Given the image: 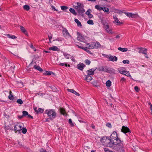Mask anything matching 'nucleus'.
Returning <instances> with one entry per match:
<instances>
[{"instance_id":"obj_29","label":"nucleus","mask_w":152,"mask_h":152,"mask_svg":"<svg viewBox=\"0 0 152 152\" xmlns=\"http://www.w3.org/2000/svg\"><path fill=\"white\" fill-rule=\"evenodd\" d=\"M75 22L77 23L78 26H81L82 25L81 23L77 19H75Z\"/></svg>"},{"instance_id":"obj_7","label":"nucleus","mask_w":152,"mask_h":152,"mask_svg":"<svg viewBox=\"0 0 152 152\" xmlns=\"http://www.w3.org/2000/svg\"><path fill=\"white\" fill-rule=\"evenodd\" d=\"M118 139L117 132H113L110 137V139L112 140H116V139Z\"/></svg>"},{"instance_id":"obj_60","label":"nucleus","mask_w":152,"mask_h":152,"mask_svg":"<svg viewBox=\"0 0 152 152\" xmlns=\"http://www.w3.org/2000/svg\"><path fill=\"white\" fill-rule=\"evenodd\" d=\"M109 28V25L108 24H107L105 25V29H108Z\"/></svg>"},{"instance_id":"obj_59","label":"nucleus","mask_w":152,"mask_h":152,"mask_svg":"<svg viewBox=\"0 0 152 152\" xmlns=\"http://www.w3.org/2000/svg\"><path fill=\"white\" fill-rule=\"evenodd\" d=\"M40 152H47L46 150H44L43 149H41L40 150Z\"/></svg>"},{"instance_id":"obj_14","label":"nucleus","mask_w":152,"mask_h":152,"mask_svg":"<svg viewBox=\"0 0 152 152\" xmlns=\"http://www.w3.org/2000/svg\"><path fill=\"white\" fill-rule=\"evenodd\" d=\"M140 50L139 51V53H142L145 55H146L147 53V50L145 48H139Z\"/></svg>"},{"instance_id":"obj_34","label":"nucleus","mask_w":152,"mask_h":152,"mask_svg":"<svg viewBox=\"0 0 152 152\" xmlns=\"http://www.w3.org/2000/svg\"><path fill=\"white\" fill-rule=\"evenodd\" d=\"M23 8L24 10L27 11H28L30 9V7L28 5H25L23 6Z\"/></svg>"},{"instance_id":"obj_27","label":"nucleus","mask_w":152,"mask_h":152,"mask_svg":"<svg viewBox=\"0 0 152 152\" xmlns=\"http://www.w3.org/2000/svg\"><path fill=\"white\" fill-rule=\"evenodd\" d=\"M106 85L107 87H110L111 85V82L110 80H108L106 82Z\"/></svg>"},{"instance_id":"obj_32","label":"nucleus","mask_w":152,"mask_h":152,"mask_svg":"<svg viewBox=\"0 0 152 152\" xmlns=\"http://www.w3.org/2000/svg\"><path fill=\"white\" fill-rule=\"evenodd\" d=\"M60 112L61 114L64 115L66 114L65 112V110L63 108H60Z\"/></svg>"},{"instance_id":"obj_15","label":"nucleus","mask_w":152,"mask_h":152,"mask_svg":"<svg viewBox=\"0 0 152 152\" xmlns=\"http://www.w3.org/2000/svg\"><path fill=\"white\" fill-rule=\"evenodd\" d=\"M20 28L21 31L23 33H24L26 35L28 36V32L24 27L20 26Z\"/></svg>"},{"instance_id":"obj_8","label":"nucleus","mask_w":152,"mask_h":152,"mask_svg":"<svg viewBox=\"0 0 152 152\" xmlns=\"http://www.w3.org/2000/svg\"><path fill=\"white\" fill-rule=\"evenodd\" d=\"M125 13L127 16L129 18H135L138 16V15L137 14H133L129 12H125Z\"/></svg>"},{"instance_id":"obj_10","label":"nucleus","mask_w":152,"mask_h":152,"mask_svg":"<svg viewBox=\"0 0 152 152\" xmlns=\"http://www.w3.org/2000/svg\"><path fill=\"white\" fill-rule=\"evenodd\" d=\"M121 131L124 133H126L127 132H130V130L127 127L123 126L121 129Z\"/></svg>"},{"instance_id":"obj_13","label":"nucleus","mask_w":152,"mask_h":152,"mask_svg":"<svg viewBox=\"0 0 152 152\" xmlns=\"http://www.w3.org/2000/svg\"><path fill=\"white\" fill-rule=\"evenodd\" d=\"M93 47H94V49L95 48H99L101 46L100 43L98 42H93Z\"/></svg>"},{"instance_id":"obj_24","label":"nucleus","mask_w":152,"mask_h":152,"mask_svg":"<svg viewBox=\"0 0 152 152\" xmlns=\"http://www.w3.org/2000/svg\"><path fill=\"white\" fill-rule=\"evenodd\" d=\"M69 11L71 13H72L74 15H76L77 14V12H76L75 10L72 8H70L69 10Z\"/></svg>"},{"instance_id":"obj_5","label":"nucleus","mask_w":152,"mask_h":152,"mask_svg":"<svg viewBox=\"0 0 152 152\" xmlns=\"http://www.w3.org/2000/svg\"><path fill=\"white\" fill-rule=\"evenodd\" d=\"M124 68L122 67L121 68H118V70L119 72L121 74H123L128 77H130L131 78V76L129 72L128 71L124 70Z\"/></svg>"},{"instance_id":"obj_2","label":"nucleus","mask_w":152,"mask_h":152,"mask_svg":"<svg viewBox=\"0 0 152 152\" xmlns=\"http://www.w3.org/2000/svg\"><path fill=\"white\" fill-rule=\"evenodd\" d=\"M100 141L102 143H104V144L106 146L109 147H113V140L107 138V137H103L101 138Z\"/></svg>"},{"instance_id":"obj_9","label":"nucleus","mask_w":152,"mask_h":152,"mask_svg":"<svg viewBox=\"0 0 152 152\" xmlns=\"http://www.w3.org/2000/svg\"><path fill=\"white\" fill-rule=\"evenodd\" d=\"M62 32L63 35L64 37H72L66 29L65 28L63 30Z\"/></svg>"},{"instance_id":"obj_48","label":"nucleus","mask_w":152,"mask_h":152,"mask_svg":"<svg viewBox=\"0 0 152 152\" xmlns=\"http://www.w3.org/2000/svg\"><path fill=\"white\" fill-rule=\"evenodd\" d=\"M123 63L124 64H129V61L128 60H124L123 61Z\"/></svg>"},{"instance_id":"obj_55","label":"nucleus","mask_w":152,"mask_h":152,"mask_svg":"<svg viewBox=\"0 0 152 152\" xmlns=\"http://www.w3.org/2000/svg\"><path fill=\"white\" fill-rule=\"evenodd\" d=\"M17 38V37H16L14 35H12L11 36V37H10V38L13 39H16Z\"/></svg>"},{"instance_id":"obj_17","label":"nucleus","mask_w":152,"mask_h":152,"mask_svg":"<svg viewBox=\"0 0 152 152\" xmlns=\"http://www.w3.org/2000/svg\"><path fill=\"white\" fill-rule=\"evenodd\" d=\"M108 69L107 68V67L106 66H102L101 68H98V69L99 71H103L106 72H108Z\"/></svg>"},{"instance_id":"obj_36","label":"nucleus","mask_w":152,"mask_h":152,"mask_svg":"<svg viewBox=\"0 0 152 152\" xmlns=\"http://www.w3.org/2000/svg\"><path fill=\"white\" fill-rule=\"evenodd\" d=\"M52 73H53L51 71H45V72L43 74L45 75H50Z\"/></svg>"},{"instance_id":"obj_33","label":"nucleus","mask_w":152,"mask_h":152,"mask_svg":"<svg viewBox=\"0 0 152 152\" xmlns=\"http://www.w3.org/2000/svg\"><path fill=\"white\" fill-rule=\"evenodd\" d=\"M95 8L97 10H99L101 11L103 9V7H100L99 5H96L95 6Z\"/></svg>"},{"instance_id":"obj_42","label":"nucleus","mask_w":152,"mask_h":152,"mask_svg":"<svg viewBox=\"0 0 152 152\" xmlns=\"http://www.w3.org/2000/svg\"><path fill=\"white\" fill-rule=\"evenodd\" d=\"M8 98L10 100H13L14 99V96L12 94H10L8 96Z\"/></svg>"},{"instance_id":"obj_45","label":"nucleus","mask_w":152,"mask_h":152,"mask_svg":"<svg viewBox=\"0 0 152 152\" xmlns=\"http://www.w3.org/2000/svg\"><path fill=\"white\" fill-rule=\"evenodd\" d=\"M91 10L90 9H88L86 12V14L88 15H90L91 14Z\"/></svg>"},{"instance_id":"obj_50","label":"nucleus","mask_w":152,"mask_h":152,"mask_svg":"<svg viewBox=\"0 0 152 152\" xmlns=\"http://www.w3.org/2000/svg\"><path fill=\"white\" fill-rule=\"evenodd\" d=\"M106 126L109 128H111L112 127V126L110 123H108L106 124Z\"/></svg>"},{"instance_id":"obj_54","label":"nucleus","mask_w":152,"mask_h":152,"mask_svg":"<svg viewBox=\"0 0 152 152\" xmlns=\"http://www.w3.org/2000/svg\"><path fill=\"white\" fill-rule=\"evenodd\" d=\"M148 104L149 105H150V109H151V112H152V104H151V103L149 102L148 103Z\"/></svg>"},{"instance_id":"obj_4","label":"nucleus","mask_w":152,"mask_h":152,"mask_svg":"<svg viewBox=\"0 0 152 152\" xmlns=\"http://www.w3.org/2000/svg\"><path fill=\"white\" fill-rule=\"evenodd\" d=\"M117 144L115 146H114L113 148L117 150H120L121 152H122L124 146L121 140H118Z\"/></svg>"},{"instance_id":"obj_40","label":"nucleus","mask_w":152,"mask_h":152,"mask_svg":"<svg viewBox=\"0 0 152 152\" xmlns=\"http://www.w3.org/2000/svg\"><path fill=\"white\" fill-rule=\"evenodd\" d=\"M44 111L43 109L41 108H39L38 109V110H37V113H42Z\"/></svg>"},{"instance_id":"obj_41","label":"nucleus","mask_w":152,"mask_h":152,"mask_svg":"<svg viewBox=\"0 0 152 152\" xmlns=\"http://www.w3.org/2000/svg\"><path fill=\"white\" fill-rule=\"evenodd\" d=\"M87 23L90 25H93L94 24L93 20H90L87 21Z\"/></svg>"},{"instance_id":"obj_31","label":"nucleus","mask_w":152,"mask_h":152,"mask_svg":"<svg viewBox=\"0 0 152 152\" xmlns=\"http://www.w3.org/2000/svg\"><path fill=\"white\" fill-rule=\"evenodd\" d=\"M102 10H103L105 12H107V14L109 13V10L108 8L104 7L103 8V9Z\"/></svg>"},{"instance_id":"obj_26","label":"nucleus","mask_w":152,"mask_h":152,"mask_svg":"<svg viewBox=\"0 0 152 152\" xmlns=\"http://www.w3.org/2000/svg\"><path fill=\"white\" fill-rule=\"evenodd\" d=\"M34 67L35 69L41 72L42 71V69L39 66L34 65Z\"/></svg>"},{"instance_id":"obj_21","label":"nucleus","mask_w":152,"mask_h":152,"mask_svg":"<svg viewBox=\"0 0 152 152\" xmlns=\"http://www.w3.org/2000/svg\"><path fill=\"white\" fill-rule=\"evenodd\" d=\"M92 79V78L91 76L88 75L86 76L85 80L87 82H89Z\"/></svg>"},{"instance_id":"obj_47","label":"nucleus","mask_w":152,"mask_h":152,"mask_svg":"<svg viewBox=\"0 0 152 152\" xmlns=\"http://www.w3.org/2000/svg\"><path fill=\"white\" fill-rule=\"evenodd\" d=\"M23 116H25L26 115H28V113L26 111H24L23 112Z\"/></svg>"},{"instance_id":"obj_25","label":"nucleus","mask_w":152,"mask_h":152,"mask_svg":"<svg viewBox=\"0 0 152 152\" xmlns=\"http://www.w3.org/2000/svg\"><path fill=\"white\" fill-rule=\"evenodd\" d=\"M115 72L116 71L114 69H108V72H107V73H109L110 74H115L116 73Z\"/></svg>"},{"instance_id":"obj_46","label":"nucleus","mask_w":152,"mask_h":152,"mask_svg":"<svg viewBox=\"0 0 152 152\" xmlns=\"http://www.w3.org/2000/svg\"><path fill=\"white\" fill-rule=\"evenodd\" d=\"M126 80V79L124 77H122L120 80L121 83H123L125 82Z\"/></svg>"},{"instance_id":"obj_11","label":"nucleus","mask_w":152,"mask_h":152,"mask_svg":"<svg viewBox=\"0 0 152 152\" xmlns=\"http://www.w3.org/2000/svg\"><path fill=\"white\" fill-rule=\"evenodd\" d=\"M78 37H77V39L78 41H80L81 42H83L85 40V38L80 33L77 32Z\"/></svg>"},{"instance_id":"obj_3","label":"nucleus","mask_w":152,"mask_h":152,"mask_svg":"<svg viewBox=\"0 0 152 152\" xmlns=\"http://www.w3.org/2000/svg\"><path fill=\"white\" fill-rule=\"evenodd\" d=\"M45 113L50 118H54L56 117V113L53 110H46Z\"/></svg>"},{"instance_id":"obj_44","label":"nucleus","mask_w":152,"mask_h":152,"mask_svg":"<svg viewBox=\"0 0 152 152\" xmlns=\"http://www.w3.org/2000/svg\"><path fill=\"white\" fill-rule=\"evenodd\" d=\"M21 130H22V133L24 134L26 133L27 131L26 129L25 128H23V127L22 128Z\"/></svg>"},{"instance_id":"obj_39","label":"nucleus","mask_w":152,"mask_h":152,"mask_svg":"<svg viewBox=\"0 0 152 152\" xmlns=\"http://www.w3.org/2000/svg\"><path fill=\"white\" fill-rule=\"evenodd\" d=\"M61 9L63 10H66L68 8L67 7L64 6H61Z\"/></svg>"},{"instance_id":"obj_28","label":"nucleus","mask_w":152,"mask_h":152,"mask_svg":"<svg viewBox=\"0 0 152 152\" xmlns=\"http://www.w3.org/2000/svg\"><path fill=\"white\" fill-rule=\"evenodd\" d=\"M118 50L123 52H126L128 50L127 48H122L121 47L118 48Z\"/></svg>"},{"instance_id":"obj_37","label":"nucleus","mask_w":152,"mask_h":152,"mask_svg":"<svg viewBox=\"0 0 152 152\" xmlns=\"http://www.w3.org/2000/svg\"><path fill=\"white\" fill-rule=\"evenodd\" d=\"M116 140H113V147H114V146H115V145H116L117 144V142H118V140H120L119 139H116Z\"/></svg>"},{"instance_id":"obj_19","label":"nucleus","mask_w":152,"mask_h":152,"mask_svg":"<svg viewBox=\"0 0 152 152\" xmlns=\"http://www.w3.org/2000/svg\"><path fill=\"white\" fill-rule=\"evenodd\" d=\"M84 66V64L82 63L79 64L77 65V68L80 70H82L83 69Z\"/></svg>"},{"instance_id":"obj_43","label":"nucleus","mask_w":152,"mask_h":152,"mask_svg":"<svg viewBox=\"0 0 152 152\" xmlns=\"http://www.w3.org/2000/svg\"><path fill=\"white\" fill-rule=\"evenodd\" d=\"M69 122L70 125L72 126H74V124L72 123V120L71 119H69Z\"/></svg>"},{"instance_id":"obj_16","label":"nucleus","mask_w":152,"mask_h":152,"mask_svg":"<svg viewBox=\"0 0 152 152\" xmlns=\"http://www.w3.org/2000/svg\"><path fill=\"white\" fill-rule=\"evenodd\" d=\"M110 61H116L117 60V58L115 56H110L109 58Z\"/></svg>"},{"instance_id":"obj_62","label":"nucleus","mask_w":152,"mask_h":152,"mask_svg":"<svg viewBox=\"0 0 152 152\" xmlns=\"http://www.w3.org/2000/svg\"><path fill=\"white\" fill-rule=\"evenodd\" d=\"M15 56H17L18 57H19L18 56V54L17 53H12Z\"/></svg>"},{"instance_id":"obj_6","label":"nucleus","mask_w":152,"mask_h":152,"mask_svg":"<svg viewBox=\"0 0 152 152\" xmlns=\"http://www.w3.org/2000/svg\"><path fill=\"white\" fill-rule=\"evenodd\" d=\"M22 124H17L14 125V130L18 131H20L22 130V128L23 127Z\"/></svg>"},{"instance_id":"obj_63","label":"nucleus","mask_w":152,"mask_h":152,"mask_svg":"<svg viewBox=\"0 0 152 152\" xmlns=\"http://www.w3.org/2000/svg\"><path fill=\"white\" fill-rule=\"evenodd\" d=\"M23 115H20V116H18V118H19V119H21L23 117Z\"/></svg>"},{"instance_id":"obj_57","label":"nucleus","mask_w":152,"mask_h":152,"mask_svg":"<svg viewBox=\"0 0 152 152\" xmlns=\"http://www.w3.org/2000/svg\"><path fill=\"white\" fill-rule=\"evenodd\" d=\"M82 49L86 51L88 50V48H87L86 46L85 47H83Z\"/></svg>"},{"instance_id":"obj_51","label":"nucleus","mask_w":152,"mask_h":152,"mask_svg":"<svg viewBox=\"0 0 152 152\" xmlns=\"http://www.w3.org/2000/svg\"><path fill=\"white\" fill-rule=\"evenodd\" d=\"M108 33L110 34H113L115 33V32L113 31L111 29H110V30H108Z\"/></svg>"},{"instance_id":"obj_58","label":"nucleus","mask_w":152,"mask_h":152,"mask_svg":"<svg viewBox=\"0 0 152 152\" xmlns=\"http://www.w3.org/2000/svg\"><path fill=\"white\" fill-rule=\"evenodd\" d=\"M89 18H91L93 17V15H92L90 14V15H88Z\"/></svg>"},{"instance_id":"obj_38","label":"nucleus","mask_w":152,"mask_h":152,"mask_svg":"<svg viewBox=\"0 0 152 152\" xmlns=\"http://www.w3.org/2000/svg\"><path fill=\"white\" fill-rule=\"evenodd\" d=\"M49 1H50V2H49V3L50 4V6H51V7H52V9L53 10H54V11H57L58 10H56V9L54 7L53 5H52L51 4H50V2H52V1H50V0H49Z\"/></svg>"},{"instance_id":"obj_49","label":"nucleus","mask_w":152,"mask_h":152,"mask_svg":"<svg viewBox=\"0 0 152 152\" xmlns=\"http://www.w3.org/2000/svg\"><path fill=\"white\" fill-rule=\"evenodd\" d=\"M85 62L86 64L89 65L91 63L90 61L88 59H86L85 61Z\"/></svg>"},{"instance_id":"obj_1","label":"nucleus","mask_w":152,"mask_h":152,"mask_svg":"<svg viewBox=\"0 0 152 152\" xmlns=\"http://www.w3.org/2000/svg\"><path fill=\"white\" fill-rule=\"evenodd\" d=\"M73 6L74 8L80 15H83V13L85 12V10L84 9V6L83 4L78 2H74L73 3Z\"/></svg>"},{"instance_id":"obj_18","label":"nucleus","mask_w":152,"mask_h":152,"mask_svg":"<svg viewBox=\"0 0 152 152\" xmlns=\"http://www.w3.org/2000/svg\"><path fill=\"white\" fill-rule=\"evenodd\" d=\"M67 90L68 91L74 94L77 96H80V94L76 91H75L74 89H67Z\"/></svg>"},{"instance_id":"obj_35","label":"nucleus","mask_w":152,"mask_h":152,"mask_svg":"<svg viewBox=\"0 0 152 152\" xmlns=\"http://www.w3.org/2000/svg\"><path fill=\"white\" fill-rule=\"evenodd\" d=\"M16 102L18 104H22L23 103V102L22 100L21 99H18L17 101Z\"/></svg>"},{"instance_id":"obj_61","label":"nucleus","mask_w":152,"mask_h":152,"mask_svg":"<svg viewBox=\"0 0 152 152\" xmlns=\"http://www.w3.org/2000/svg\"><path fill=\"white\" fill-rule=\"evenodd\" d=\"M52 38V35L50 36H48V38H49V40H51V39Z\"/></svg>"},{"instance_id":"obj_53","label":"nucleus","mask_w":152,"mask_h":152,"mask_svg":"<svg viewBox=\"0 0 152 152\" xmlns=\"http://www.w3.org/2000/svg\"><path fill=\"white\" fill-rule=\"evenodd\" d=\"M135 90L137 91L138 92L139 91V89L138 88L137 86H136L134 88Z\"/></svg>"},{"instance_id":"obj_12","label":"nucleus","mask_w":152,"mask_h":152,"mask_svg":"<svg viewBox=\"0 0 152 152\" xmlns=\"http://www.w3.org/2000/svg\"><path fill=\"white\" fill-rule=\"evenodd\" d=\"M113 17L114 20L113 22V23H116L117 25L120 24L122 23L120 22V21L118 20V18L116 15H113Z\"/></svg>"},{"instance_id":"obj_20","label":"nucleus","mask_w":152,"mask_h":152,"mask_svg":"<svg viewBox=\"0 0 152 152\" xmlns=\"http://www.w3.org/2000/svg\"><path fill=\"white\" fill-rule=\"evenodd\" d=\"M95 70L93 69H91L89 70H88L87 72V74L88 75H93L94 74V72Z\"/></svg>"},{"instance_id":"obj_22","label":"nucleus","mask_w":152,"mask_h":152,"mask_svg":"<svg viewBox=\"0 0 152 152\" xmlns=\"http://www.w3.org/2000/svg\"><path fill=\"white\" fill-rule=\"evenodd\" d=\"M49 50L53 51H59V49L56 46H54L53 47L49 48Z\"/></svg>"},{"instance_id":"obj_52","label":"nucleus","mask_w":152,"mask_h":152,"mask_svg":"<svg viewBox=\"0 0 152 152\" xmlns=\"http://www.w3.org/2000/svg\"><path fill=\"white\" fill-rule=\"evenodd\" d=\"M104 150L105 152H111L112 151H110L107 148H104Z\"/></svg>"},{"instance_id":"obj_64","label":"nucleus","mask_w":152,"mask_h":152,"mask_svg":"<svg viewBox=\"0 0 152 152\" xmlns=\"http://www.w3.org/2000/svg\"><path fill=\"white\" fill-rule=\"evenodd\" d=\"M30 47L33 49V48H34V46L33 45H32V44H31V45L30 46Z\"/></svg>"},{"instance_id":"obj_56","label":"nucleus","mask_w":152,"mask_h":152,"mask_svg":"<svg viewBox=\"0 0 152 152\" xmlns=\"http://www.w3.org/2000/svg\"><path fill=\"white\" fill-rule=\"evenodd\" d=\"M71 58L73 61L75 62V60L74 58V57L73 56H72L71 57Z\"/></svg>"},{"instance_id":"obj_30","label":"nucleus","mask_w":152,"mask_h":152,"mask_svg":"<svg viewBox=\"0 0 152 152\" xmlns=\"http://www.w3.org/2000/svg\"><path fill=\"white\" fill-rule=\"evenodd\" d=\"M63 55L67 59H69L70 57V55L68 54L67 53H63Z\"/></svg>"},{"instance_id":"obj_23","label":"nucleus","mask_w":152,"mask_h":152,"mask_svg":"<svg viewBox=\"0 0 152 152\" xmlns=\"http://www.w3.org/2000/svg\"><path fill=\"white\" fill-rule=\"evenodd\" d=\"M86 46L87 48H88L89 49H94V47H93V42L91 44H90V43L87 44L86 45Z\"/></svg>"}]
</instances>
